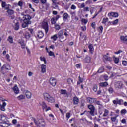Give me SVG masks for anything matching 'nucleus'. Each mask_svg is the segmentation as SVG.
Returning <instances> with one entry per match:
<instances>
[{
    "label": "nucleus",
    "instance_id": "f257e3e1",
    "mask_svg": "<svg viewBox=\"0 0 127 127\" xmlns=\"http://www.w3.org/2000/svg\"><path fill=\"white\" fill-rule=\"evenodd\" d=\"M32 17L29 14L24 15L23 17V23L22 24V27L25 28L28 27V25L31 24V19Z\"/></svg>",
    "mask_w": 127,
    "mask_h": 127
},
{
    "label": "nucleus",
    "instance_id": "f03ea898",
    "mask_svg": "<svg viewBox=\"0 0 127 127\" xmlns=\"http://www.w3.org/2000/svg\"><path fill=\"white\" fill-rule=\"evenodd\" d=\"M33 121H34V123H35L37 127H45L46 123H45V121L43 117H40L39 119H35L34 117H32Z\"/></svg>",
    "mask_w": 127,
    "mask_h": 127
},
{
    "label": "nucleus",
    "instance_id": "7ed1b4c3",
    "mask_svg": "<svg viewBox=\"0 0 127 127\" xmlns=\"http://www.w3.org/2000/svg\"><path fill=\"white\" fill-rule=\"evenodd\" d=\"M44 99L45 101H47L48 103H55V98L50 95L49 93L47 92L44 93L43 94Z\"/></svg>",
    "mask_w": 127,
    "mask_h": 127
},
{
    "label": "nucleus",
    "instance_id": "20e7f679",
    "mask_svg": "<svg viewBox=\"0 0 127 127\" xmlns=\"http://www.w3.org/2000/svg\"><path fill=\"white\" fill-rule=\"evenodd\" d=\"M4 69L5 70H7V71H9L11 70V67H10V65L8 64H4L1 67V73L3 74V75H5V72H4Z\"/></svg>",
    "mask_w": 127,
    "mask_h": 127
},
{
    "label": "nucleus",
    "instance_id": "39448f33",
    "mask_svg": "<svg viewBox=\"0 0 127 127\" xmlns=\"http://www.w3.org/2000/svg\"><path fill=\"white\" fill-rule=\"evenodd\" d=\"M42 26L44 29L46 34H47V32H48V30H49V26H48V22L43 21L42 24Z\"/></svg>",
    "mask_w": 127,
    "mask_h": 127
},
{
    "label": "nucleus",
    "instance_id": "423d86ee",
    "mask_svg": "<svg viewBox=\"0 0 127 127\" xmlns=\"http://www.w3.org/2000/svg\"><path fill=\"white\" fill-rule=\"evenodd\" d=\"M5 101H7V100L2 99V104H0V110L3 112H5L6 111L5 107H6V102H5Z\"/></svg>",
    "mask_w": 127,
    "mask_h": 127
},
{
    "label": "nucleus",
    "instance_id": "0eeeda50",
    "mask_svg": "<svg viewBox=\"0 0 127 127\" xmlns=\"http://www.w3.org/2000/svg\"><path fill=\"white\" fill-rule=\"evenodd\" d=\"M88 109L90 110V114L92 116L94 115V113H95V106L92 104L88 105L87 106Z\"/></svg>",
    "mask_w": 127,
    "mask_h": 127
},
{
    "label": "nucleus",
    "instance_id": "6e6552de",
    "mask_svg": "<svg viewBox=\"0 0 127 127\" xmlns=\"http://www.w3.org/2000/svg\"><path fill=\"white\" fill-rule=\"evenodd\" d=\"M96 98H93L91 97H88L86 98V101L89 104H95V102H96Z\"/></svg>",
    "mask_w": 127,
    "mask_h": 127
},
{
    "label": "nucleus",
    "instance_id": "1a4fd4ad",
    "mask_svg": "<svg viewBox=\"0 0 127 127\" xmlns=\"http://www.w3.org/2000/svg\"><path fill=\"white\" fill-rule=\"evenodd\" d=\"M50 84L53 87H55L56 86V84L57 82L56 81V79L54 78V77H51L49 80Z\"/></svg>",
    "mask_w": 127,
    "mask_h": 127
},
{
    "label": "nucleus",
    "instance_id": "9d476101",
    "mask_svg": "<svg viewBox=\"0 0 127 127\" xmlns=\"http://www.w3.org/2000/svg\"><path fill=\"white\" fill-rule=\"evenodd\" d=\"M61 16L60 15H57L56 16L55 18H52L51 19V24H56V21L60 18Z\"/></svg>",
    "mask_w": 127,
    "mask_h": 127
},
{
    "label": "nucleus",
    "instance_id": "9b49d317",
    "mask_svg": "<svg viewBox=\"0 0 127 127\" xmlns=\"http://www.w3.org/2000/svg\"><path fill=\"white\" fill-rule=\"evenodd\" d=\"M14 25L13 26V28L14 30L17 31L19 29V22L17 20L15 19L14 20Z\"/></svg>",
    "mask_w": 127,
    "mask_h": 127
},
{
    "label": "nucleus",
    "instance_id": "f8f14e48",
    "mask_svg": "<svg viewBox=\"0 0 127 127\" xmlns=\"http://www.w3.org/2000/svg\"><path fill=\"white\" fill-rule=\"evenodd\" d=\"M108 16L110 17V16H112V17L117 18L119 16V13L116 12H110L108 13Z\"/></svg>",
    "mask_w": 127,
    "mask_h": 127
},
{
    "label": "nucleus",
    "instance_id": "ddd939ff",
    "mask_svg": "<svg viewBox=\"0 0 127 127\" xmlns=\"http://www.w3.org/2000/svg\"><path fill=\"white\" fill-rule=\"evenodd\" d=\"M123 87V83L121 81H117L115 83V88L116 89H121Z\"/></svg>",
    "mask_w": 127,
    "mask_h": 127
},
{
    "label": "nucleus",
    "instance_id": "4468645a",
    "mask_svg": "<svg viewBox=\"0 0 127 127\" xmlns=\"http://www.w3.org/2000/svg\"><path fill=\"white\" fill-rule=\"evenodd\" d=\"M91 61L92 58H91V57L89 56L88 55H86L83 60V61L85 63H91Z\"/></svg>",
    "mask_w": 127,
    "mask_h": 127
},
{
    "label": "nucleus",
    "instance_id": "2eb2a0df",
    "mask_svg": "<svg viewBox=\"0 0 127 127\" xmlns=\"http://www.w3.org/2000/svg\"><path fill=\"white\" fill-rule=\"evenodd\" d=\"M52 2V5H53V8H57L58 7V5L57 4H59V2H57V0H51Z\"/></svg>",
    "mask_w": 127,
    "mask_h": 127
},
{
    "label": "nucleus",
    "instance_id": "dca6fc26",
    "mask_svg": "<svg viewBox=\"0 0 127 127\" xmlns=\"http://www.w3.org/2000/svg\"><path fill=\"white\" fill-rule=\"evenodd\" d=\"M72 102L73 103V105H78L79 102H80V99L78 97L74 96L73 98Z\"/></svg>",
    "mask_w": 127,
    "mask_h": 127
},
{
    "label": "nucleus",
    "instance_id": "f3484780",
    "mask_svg": "<svg viewBox=\"0 0 127 127\" xmlns=\"http://www.w3.org/2000/svg\"><path fill=\"white\" fill-rule=\"evenodd\" d=\"M88 48L89 49V53H90V54H93L94 50H95V49L94 48V46H93V44H89L88 45Z\"/></svg>",
    "mask_w": 127,
    "mask_h": 127
},
{
    "label": "nucleus",
    "instance_id": "a211bd4d",
    "mask_svg": "<svg viewBox=\"0 0 127 127\" xmlns=\"http://www.w3.org/2000/svg\"><path fill=\"white\" fill-rule=\"evenodd\" d=\"M5 9H6V10H7V13H8V14L9 15H12V14H14V11H13V10H12V9H9V7H7L5 8Z\"/></svg>",
    "mask_w": 127,
    "mask_h": 127
},
{
    "label": "nucleus",
    "instance_id": "6ab92c4d",
    "mask_svg": "<svg viewBox=\"0 0 127 127\" xmlns=\"http://www.w3.org/2000/svg\"><path fill=\"white\" fill-rule=\"evenodd\" d=\"M103 58L106 60V61H109V62H111L113 61V59L111 57H109L107 56V55H105L103 56Z\"/></svg>",
    "mask_w": 127,
    "mask_h": 127
},
{
    "label": "nucleus",
    "instance_id": "aec40b11",
    "mask_svg": "<svg viewBox=\"0 0 127 127\" xmlns=\"http://www.w3.org/2000/svg\"><path fill=\"white\" fill-rule=\"evenodd\" d=\"M12 90L16 95L19 94V89H18L17 85H15L14 87H13Z\"/></svg>",
    "mask_w": 127,
    "mask_h": 127
},
{
    "label": "nucleus",
    "instance_id": "412c9836",
    "mask_svg": "<svg viewBox=\"0 0 127 127\" xmlns=\"http://www.w3.org/2000/svg\"><path fill=\"white\" fill-rule=\"evenodd\" d=\"M108 85L109 83H108L107 82H101L99 83V87L106 88V87H108Z\"/></svg>",
    "mask_w": 127,
    "mask_h": 127
},
{
    "label": "nucleus",
    "instance_id": "4be33fe9",
    "mask_svg": "<svg viewBox=\"0 0 127 127\" xmlns=\"http://www.w3.org/2000/svg\"><path fill=\"white\" fill-rule=\"evenodd\" d=\"M41 72L42 74L46 73V65L45 64H42L41 65Z\"/></svg>",
    "mask_w": 127,
    "mask_h": 127
},
{
    "label": "nucleus",
    "instance_id": "5701e85b",
    "mask_svg": "<svg viewBox=\"0 0 127 127\" xmlns=\"http://www.w3.org/2000/svg\"><path fill=\"white\" fill-rule=\"evenodd\" d=\"M25 95L27 99H31V96H32V94H31V92H30L28 90H26L25 92Z\"/></svg>",
    "mask_w": 127,
    "mask_h": 127
},
{
    "label": "nucleus",
    "instance_id": "b1692460",
    "mask_svg": "<svg viewBox=\"0 0 127 127\" xmlns=\"http://www.w3.org/2000/svg\"><path fill=\"white\" fill-rule=\"evenodd\" d=\"M94 104H96V105H98V108H103V104H102V102L100 101L97 100V98H96V101L95 102Z\"/></svg>",
    "mask_w": 127,
    "mask_h": 127
},
{
    "label": "nucleus",
    "instance_id": "393cba45",
    "mask_svg": "<svg viewBox=\"0 0 127 127\" xmlns=\"http://www.w3.org/2000/svg\"><path fill=\"white\" fill-rule=\"evenodd\" d=\"M43 36H44V34L43 33V32L40 31L38 32L37 37H38V38H39V39H41V38H42Z\"/></svg>",
    "mask_w": 127,
    "mask_h": 127
},
{
    "label": "nucleus",
    "instance_id": "a878e982",
    "mask_svg": "<svg viewBox=\"0 0 127 127\" xmlns=\"http://www.w3.org/2000/svg\"><path fill=\"white\" fill-rule=\"evenodd\" d=\"M7 41L9 42L11 44H12L13 43V38L11 36H9L8 37Z\"/></svg>",
    "mask_w": 127,
    "mask_h": 127
},
{
    "label": "nucleus",
    "instance_id": "bb28decb",
    "mask_svg": "<svg viewBox=\"0 0 127 127\" xmlns=\"http://www.w3.org/2000/svg\"><path fill=\"white\" fill-rule=\"evenodd\" d=\"M113 61L115 64H118L120 62V59L119 58L113 56Z\"/></svg>",
    "mask_w": 127,
    "mask_h": 127
},
{
    "label": "nucleus",
    "instance_id": "cd10ccee",
    "mask_svg": "<svg viewBox=\"0 0 127 127\" xmlns=\"http://www.w3.org/2000/svg\"><path fill=\"white\" fill-rule=\"evenodd\" d=\"M69 17V14H68L67 13H64L63 14V19L64 21H66L67 19H68V17Z\"/></svg>",
    "mask_w": 127,
    "mask_h": 127
},
{
    "label": "nucleus",
    "instance_id": "c85d7f7f",
    "mask_svg": "<svg viewBox=\"0 0 127 127\" xmlns=\"http://www.w3.org/2000/svg\"><path fill=\"white\" fill-rule=\"evenodd\" d=\"M17 99L19 100V101H21L22 100H24L25 99V96L24 95H19L17 97Z\"/></svg>",
    "mask_w": 127,
    "mask_h": 127
},
{
    "label": "nucleus",
    "instance_id": "c756f323",
    "mask_svg": "<svg viewBox=\"0 0 127 127\" xmlns=\"http://www.w3.org/2000/svg\"><path fill=\"white\" fill-rule=\"evenodd\" d=\"M104 113L103 115V117H108V115H109V110H108L106 109H104Z\"/></svg>",
    "mask_w": 127,
    "mask_h": 127
},
{
    "label": "nucleus",
    "instance_id": "7c9ffc66",
    "mask_svg": "<svg viewBox=\"0 0 127 127\" xmlns=\"http://www.w3.org/2000/svg\"><path fill=\"white\" fill-rule=\"evenodd\" d=\"M57 38H58V37H57V34H55L51 37V39H52L54 41H56V40H57Z\"/></svg>",
    "mask_w": 127,
    "mask_h": 127
},
{
    "label": "nucleus",
    "instance_id": "2f4dec72",
    "mask_svg": "<svg viewBox=\"0 0 127 127\" xmlns=\"http://www.w3.org/2000/svg\"><path fill=\"white\" fill-rule=\"evenodd\" d=\"M108 21H109V18H108V17L104 18L102 21V23L103 24H106Z\"/></svg>",
    "mask_w": 127,
    "mask_h": 127
},
{
    "label": "nucleus",
    "instance_id": "473e14b6",
    "mask_svg": "<svg viewBox=\"0 0 127 127\" xmlns=\"http://www.w3.org/2000/svg\"><path fill=\"white\" fill-rule=\"evenodd\" d=\"M41 106L42 107L43 110H45L47 108V105L45 102H42Z\"/></svg>",
    "mask_w": 127,
    "mask_h": 127
},
{
    "label": "nucleus",
    "instance_id": "72a5a7b5",
    "mask_svg": "<svg viewBox=\"0 0 127 127\" xmlns=\"http://www.w3.org/2000/svg\"><path fill=\"white\" fill-rule=\"evenodd\" d=\"M99 115H103V113H104V109H103V107H100L99 108Z\"/></svg>",
    "mask_w": 127,
    "mask_h": 127
},
{
    "label": "nucleus",
    "instance_id": "f704fd0d",
    "mask_svg": "<svg viewBox=\"0 0 127 127\" xmlns=\"http://www.w3.org/2000/svg\"><path fill=\"white\" fill-rule=\"evenodd\" d=\"M3 124H2V125H0V126H1V127H8V126H9V124H8V123H6L5 121H4V122H3L2 123Z\"/></svg>",
    "mask_w": 127,
    "mask_h": 127
},
{
    "label": "nucleus",
    "instance_id": "c9c22d12",
    "mask_svg": "<svg viewBox=\"0 0 127 127\" xmlns=\"http://www.w3.org/2000/svg\"><path fill=\"white\" fill-rule=\"evenodd\" d=\"M103 72H104V67L101 66L98 69L97 71V73H103Z\"/></svg>",
    "mask_w": 127,
    "mask_h": 127
},
{
    "label": "nucleus",
    "instance_id": "e433bc0d",
    "mask_svg": "<svg viewBox=\"0 0 127 127\" xmlns=\"http://www.w3.org/2000/svg\"><path fill=\"white\" fill-rule=\"evenodd\" d=\"M60 91L62 95H67V90L65 89H61Z\"/></svg>",
    "mask_w": 127,
    "mask_h": 127
},
{
    "label": "nucleus",
    "instance_id": "4c0bfd02",
    "mask_svg": "<svg viewBox=\"0 0 127 127\" xmlns=\"http://www.w3.org/2000/svg\"><path fill=\"white\" fill-rule=\"evenodd\" d=\"M7 5L6 4V2L5 1H2V3H1V6L2 8H6V6Z\"/></svg>",
    "mask_w": 127,
    "mask_h": 127
},
{
    "label": "nucleus",
    "instance_id": "58836bf2",
    "mask_svg": "<svg viewBox=\"0 0 127 127\" xmlns=\"http://www.w3.org/2000/svg\"><path fill=\"white\" fill-rule=\"evenodd\" d=\"M81 23H82V24H83V23H84V24L86 25L88 23V20L84 19V18H82L81 19Z\"/></svg>",
    "mask_w": 127,
    "mask_h": 127
},
{
    "label": "nucleus",
    "instance_id": "ea45409f",
    "mask_svg": "<svg viewBox=\"0 0 127 127\" xmlns=\"http://www.w3.org/2000/svg\"><path fill=\"white\" fill-rule=\"evenodd\" d=\"M92 90L94 92H97V91H98V85H97V84L94 85Z\"/></svg>",
    "mask_w": 127,
    "mask_h": 127
},
{
    "label": "nucleus",
    "instance_id": "a19ab883",
    "mask_svg": "<svg viewBox=\"0 0 127 127\" xmlns=\"http://www.w3.org/2000/svg\"><path fill=\"white\" fill-rule=\"evenodd\" d=\"M108 91L109 94H113L114 93V88L110 87L109 88Z\"/></svg>",
    "mask_w": 127,
    "mask_h": 127
},
{
    "label": "nucleus",
    "instance_id": "79ce46f5",
    "mask_svg": "<svg viewBox=\"0 0 127 127\" xmlns=\"http://www.w3.org/2000/svg\"><path fill=\"white\" fill-rule=\"evenodd\" d=\"M62 35H63V30L59 31V32L58 33V37H61Z\"/></svg>",
    "mask_w": 127,
    "mask_h": 127
},
{
    "label": "nucleus",
    "instance_id": "37998d69",
    "mask_svg": "<svg viewBox=\"0 0 127 127\" xmlns=\"http://www.w3.org/2000/svg\"><path fill=\"white\" fill-rule=\"evenodd\" d=\"M40 60H41V61H43L45 64H46L47 61H46V59H45V57H40Z\"/></svg>",
    "mask_w": 127,
    "mask_h": 127
},
{
    "label": "nucleus",
    "instance_id": "c03bdc74",
    "mask_svg": "<svg viewBox=\"0 0 127 127\" xmlns=\"http://www.w3.org/2000/svg\"><path fill=\"white\" fill-rule=\"evenodd\" d=\"M55 28L56 30H59L60 29L61 27L58 24H55Z\"/></svg>",
    "mask_w": 127,
    "mask_h": 127
},
{
    "label": "nucleus",
    "instance_id": "a18cd8bd",
    "mask_svg": "<svg viewBox=\"0 0 127 127\" xmlns=\"http://www.w3.org/2000/svg\"><path fill=\"white\" fill-rule=\"evenodd\" d=\"M49 56H53L54 58H55V55L54 54V53L51 51H50L49 53Z\"/></svg>",
    "mask_w": 127,
    "mask_h": 127
},
{
    "label": "nucleus",
    "instance_id": "49530a36",
    "mask_svg": "<svg viewBox=\"0 0 127 127\" xmlns=\"http://www.w3.org/2000/svg\"><path fill=\"white\" fill-rule=\"evenodd\" d=\"M111 122L115 123V122H116V121L117 120V116L111 117Z\"/></svg>",
    "mask_w": 127,
    "mask_h": 127
},
{
    "label": "nucleus",
    "instance_id": "de8ad7c7",
    "mask_svg": "<svg viewBox=\"0 0 127 127\" xmlns=\"http://www.w3.org/2000/svg\"><path fill=\"white\" fill-rule=\"evenodd\" d=\"M25 37L27 39L30 38V34H29V33H26L25 35Z\"/></svg>",
    "mask_w": 127,
    "mask_h": 127
},
{
    "label": "nucleus",
    "instance_id": "09e8293b",
    "mask_svg": "<svg viewBox=\"0 0 127 127\" xmlns=\"http://www.w3.org/2000/svg\"><path fill=\"white\" fill-rule=\"evenodd\" d=\"M85 107V101H81L80 105V107L83 108Z\"/></svg>",
    "mask_w": 127,
    "mask_h": 127
},
{
    "label": "nucleus",
    "instance_id": "8fccbe9b",
    "mask_svg": "<svg viewBox=\"0 0 127 127\" xmlns=\"http://www.w3.org/2000/svg\"><path fill=\"white\" fill-rule=\"evenodd\" d=\"M18 43L19 44H20V45L21 46L22 45H23L24 44V40H18Z\"/></svg>",
    "mask_w": 127,
    "mask_h": 127
},
{
    "label": "nucleus",
    "instance_id": "3c124183",
    "mask_svg": "<svg viewBox=\"0 0 127 127\" xmlns=\"http://www.w3.org/2000/svg\"><path fill=\"white\" fill-rule=\"evenodd\" d=\"M18 43L19 44H20V45L21 46L22 45H23L24 44V40H18Z\"/></svg>",
    "mask_w": 127,
    "mask_h": 127
},
{
    "label": "nucleus",
    "instance_id": "603ef678",
    "mask_svg": "<svg viewBox=\"0 0 127 127\" xmlns=\"http://www.w3.org/2000/svg\"><path fill=\"white\" fill-rule=\"evenodd\" d=\"M71 117V113L70 112H68L66 114V118H67V120H69Z\"/></svg>",
    "mask_w": 127,
    "mask_h": 127
},
{
    "label": "nucleus",
    "instance_id": "864d4df0",
    "mask_svg": "<svg viewBox=\"0 0 127 127\" xmlns=\"http://www.w3.org/2000/svg\"><path fill=\"white\" fill-rule=\"evenodd\" d=\"M123 102L124 101L122 99H117V105H122V103H123Z\"/></svg>",
    "mask_w": 127,
    "mask_h": 127
},
{
    "label": "nucleus",
    "instance_id": "5fc2aeb1",
    "mask_svg": "<svg viewBox=\"0 0 127 127\" xmlns=\"http://www.w3.org/2000/svg\"><path fill=\"white\" fill-rule=\"evenodd\" d=\"M113 22V25H116V24H118V23H119V19H116V20H114Z\"/></svg>",
    "mask_w": 127,
    "mask_h": 127
},
{
    "label": "nucleus",
    "instance_id": "6e6d98bb",
    "mask_svg": "<svg viewBox=\"0 0 127 127\" xmlns=\"http://www.w3.org/2000/svg\"><path fill=\"white\" fill-rule=\"evenodd\" d=\"M91 27H92V28H93L94 29H96V23L95 22H93L91 23Z\"/></svg>",
    "mask_w": 127,
    "mask_h": 127
},
{
    "label": "nucleus",
    "instance_id": "4d7b16f0",
    "mask_svg": "<svg viewBox=\"0 0 127 127\" xmlns=\"http://www.w3.org/2000/svg\"><path fill=\"white\" fill-rule=\"evenodd\" d=\"M65 32H64V35L65 36V37H68V33H69V32L67 31V29H65Z\"/></svg>",
    "mask_w": 127,
    "mask_h": 127
},
{
    "label": "nucleus",
    "instance_id": "13d9d810",
    "mask_svg": "<svg viewBox=\"0 0 127 127\" xmlns=\"http://www.w3.org/2000/svg\"><path fill=\"white\" fill-rule=\"evenodd\" d=\"M127 113V110H126V109H122L121 111V114H124L125 115V114H126Z\"/></svg>",
    "mask_w": 127,
    "mask_h": 127
},
{
    "label": "nucleus",
    "instance_id": "bf43d9fd",
    "mask_svg": "<svg viewBox=\"0 0 127 127\" xmlns=\"http://www.w3.org/2000/svg\"><path fill=\"white\" fill-rule=\"evenodd\" d=\"M67 83L68 84H71V83H73V79H72V78H68Z\"/></svg>",
    "mask_w": 127,
    "mask_h": 127
},
{
    "label": "nucleus",
    "instance_id": "052dcab7",
    "mask_svg": "<svg viewBox=\"0 0 127 127\" xmlns=\"http://www.w3.org/2000/svg\"><path fill=\"white\" fill-rule=\"evenodd\" d=\"M18 5L20 7H22V5H23V3L21 1H19L18 3Z\"/></svg>",
    "mask_w": 127,
    "mask_h": 127
},
{
    "label": "nucleus",
    "instance_id": "680f3d73",
    "mask_svg": "<svg viewBox=\"0 0 127 127\" xmlns=\"http://www.w3.org/2000/svg\"><path fill=\"white\" fill-rule=\"evenodd\" d=\"M113 103L114 105H118V98H116V100H113Z\"/></svg>",
    "mask_w": 127,
    "mask_h": 127
},
{
    "label": "nucleus",
    "instance_id": "e2e57ef3",
    "mask_svg": "<svg viewBox=\"0 0 127 127\" xmlns=\"http://www.w3.org/2000/svg\"><path fill=\"white\" fill-rule=\"evenodd\" d=\"M81 64H76L75 67L77 69H80L81 68Z\"/></svg>",
    "mask_w": 127,
    "mask_h": 127
},
{
    "label": "nucleus",
    "instance_id": "0e129e2a",
    "mask_svg": "<svg viewBox=\"0 0 127 127\" xmlns=\"http://www.w3.org/2000/svg\"><path fill=\"white\" fill-rule=\"evenodd\" d=\"M70 8L71 9H73V10H75V9L77 8V7H76L74 4H72Z\"/></svg>",
    "mask_w": 127,
    "mask_h": 127
},
{
    "label": "nucleus",
    "instance_id": "69168bd1",
    "mask_svg": "<svg viewBox=\"0 0 127 127\" xmlns=\"http://www.w3.org/2000/svg\"><path fill=\"white\" fill-rule=\"evenodd\" d=\"M121 122L122 124H127V120H126V119H123Z\"/></svg>",
    "mask_w": 127,
    "mask_h": 127
},
{
    "label": "nucleus",
    "instance_id": "338daca9",
    "mask_svg": "<svg viewBox=\"0 0 127 127\" xmlns=\"http://www.w3.org/2000/svg\"><path fill=\"white\" fill-rule=\"evenodd\" d=\"M127 62L126 61H122V65H123V66H127Z\"/></svg>",
    "mask_w": 127,
    "mask_h": 127
},
{
    "label": "nucleus",
    "instance_id": "774afa93",
    "mask_svg": "<svg viewBox=\"0 0 127 127\" xmlns=\"http://www.w3.org/2000/svg\"><path fill=\"white\" fill-rule=\"evenodd\" d=\"M82 31H86V29H87V28L86 27V26H83L81 27Z\"/></svg>",
    "mask_w": 127,
    "mask_h": 127
}]
</instances>
